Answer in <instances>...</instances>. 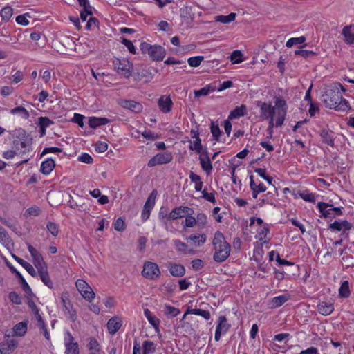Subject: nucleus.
Wrapping results in <instances>:
<instances>
[{"label":"nucleus","instance_id":"obj_38","mask_svg":"<svg viewBox=\"0 0 354 354\" xmlns=\"http://www.w3.org/2000/svg\"><path fill=\"white\" fill-rule=\"evenodd\" d=\"M187 313L201 316L204 317L206 320H209L211 317V315L209 310H205L200 308L187 309Z\"/></svg>","mask_w":354,"mask_h":354},{"label":"nucleus","instance_id":"obj_44","mask_svg":"<svg viewBox=\"0 0 354 354\" xmlns=\"http://www.w3.org/2000/svg\"><path fill=\"white\" fill-rule=\"evenodd\" d=\"M305 41L306 37L304 36H301L299 37H292L286 41V46L288 48H291L295 44H301Z\"/></svg>","mask_w":354,"mask_h":354},{"label":"nucleus","instance_id":"obj_2","mask_svg":"<svg viewBox=\"0 0 354 354\" xmlns=\"http://www.w3.org/2000/svg\"><path fill=\"white\" fill-rule=\"evenodd\" d=\"M257 106L260 108L261 116L264 119L276 117L275 125L277 127L283 124L287 113V105L286 100L282 97H274V106L270 103L257 102Z\"/></svg>","mask_w":354,"mask_h":354},{"label":"nucleus","instance_id":"obj_7","mask_svg":"<svg viewBox=\"0 0 354 354\" xmlns=\"http://www.w3.org/2000/svg\"><path fill=\"white\" fill-rule=\"evenodd\" d=\"M76 287L82 296L88 301H91L95 297V293L91 287L82 279H78L76 281Z\"/></svg>","mask_w":354,"mask_h":354},{"label":"nucleus","instance_id":"obj_31","mask_svg":"<svg viewBox=\"0 0 354 354\" xmlns=\"http://www.w3.org/2000/svg\"><path fill=\"white\" fill-rule=\"evenodd\" d=\"M212 244L214 248L229 244L225 240L223 234L221 231H216L214 234Z\"/></svg>","mask_w":354,"mask_h":354},{"label":"nucleus","instance_id":"obj_61","mask_svg":"<svg viewBox=\"0 0 354 354\" xmlns=\"http://www.w3.org/2000/svg\"><path fill=\"white\" fill-rule=\"evenodd\" d=\"M9 299L10 301L15 304L19 305L21 303V297L15 292H11L9 294Z\"/></svg>","mask_w":354,"mask_h":354},{"label":"nucleus","instance_id":"obj_15","mask_svg":"<svg viewBox=\"0 0 354 354\" xmlns=\"http://www.w3.org/2000/svg\"><path fill=\"white\" fill-rule=\"evenodd\" d=\"M158 105L162 113H168L171 110L173 102L169 96L161 95L158 100Z\"/></svg>","mask_w":354,"mask_h":354},{"label":"nucleus","instance_id":"obj_21","mask_svg":"<svg viewBox=\"0 0 354 354\" xmlns=\"http://www.w3.org/2000/svg\"><path fill=\"white\" fill-rule=\"evenodd\" d=\"M187 241H191L195 247L203 245L206 241V236L204 234H190L185 238Z\"/></svg>","mask_w":354,"mask_h":354},{"label":"nucleus","instance_id":"obj_3","mask_svg":"<svg viewBox=\"0 0 354 354\" xmlns=\"http://www.w3.org/2000/svg\"><path fill=\"white\" fill-rule=\"evenodd\" d=\"M115 68L119 75L129 78L132 75L133 64L127 59H117L114 62Z\"/></svg>","mask_w":354,"mask_h":354},{"label":"nucleus","instance_id":"obj_47","mask_svg":"<svg viewBox=\"0 0 354 354\" xmlns=\"http://www.w3.org/2000/svg\"><path fill=\"white\" fill-rule=\"evenodd\" d=\"M339 294L342 297H348L349 296L350 290L348 281H344L342 283L339 289Z\"/></svg>","mask_w":354,"mask_h":354},{"label":"nucleus","instance_id":"obj_34","mask_svg":"<svg viewBox=\"0 0 354 354\" xmlns=\"http://www.w3.org/2000/svg\"><path fill=\"white\" fill-rule=\"evenodd\" d=\"M27 332V324L25 322H19L13 327V333L16 336L22 337Z\"/></svg>","mask_w":354,"mask_h":354},{"label":"nucleus","instance_id":"obj_28","mask_svg":"<svg viewBox=\"0 0 354 354\" xmlns=\"http://www.w3.org/2000/svg\"><path fill=\"white\" fill-rule=\"evenodd\" d=\"M55 164L54 160L48 158L42 162L41 165V172L44 175H48L55 168Z\"/></svg>","mask_w":354,"mask_h":354},{"label":"nucleus","instance_id":"obj_50","mask_svg":"<svg viewBox=\"0 0 354 354\" xmlns=\"http://www.w3.org/2000/svg\"><path fill=\"white\" fill-rule=\"evenodd\" d=\"M88 348L90 352H100V346L97 340H95V339H90L89 342L88 344Z\"/></svg>","mask_w":354,"mask_h":354},{"label":"nucleus","instance_id":"obj_64","mask_svg":"<svg viewBox=\"0 0 354 354\" xmlns=\"http://www.w3.org/2000/svg\"><path fill=\"white\" fill-rule=\"evenodd\" d=\"M204 263L201 259H194L192 261V267L194 270H198L203 268Z\"/></svg>","mask_w":354,"mask_h":354},{"label":"nucleus","instance_id":"obj_10","mask_svg":"<svg viewBox=\"0 0 354 354\" xmlns=\"http://www.w3.org/2000/svg\"><path fill=\"white\" fill-rule=\"evenodd\" d=\"M157 192L153 190L150 195L148 196L147 201L142 212V218L143 221H146L150 216L151 211L155 205V200L156 198Z\"/></svg>","mask_w":354,"mask_h":354},{"label":"nucleus","instance_id":"obj_39","mask_svg":"<svg viewBox=\"0 0 354 354\" xmlns=\"http://www.w3.org/2000/svg\"><path fill=\"white\" fill-rule=\"evenodd\" d=\"M236 18V14L235 13H230L228 15H218L215 17V21L221 22L223 24H228L233 21H234Z\"/></svg>","mask_w":354,"mask_h":354},{"label":"nucleus","instance_id":"obj_6","mask_svg":"<svg viewBox=\"0 0 354 354\" xmlns=\"http://www.w3.org/2000/svg\"><path fill=\"white\" fill-rule=\"evenodd\" d=\"M193 214V209L186 206H179L173 209L169 214H165L163 218H167V221H171L185 217L187 214Z\"/></svg>","mask_w":354,"mask_h":354},{"label":"nucleus","instance_id":"obj_62","mask_svg":"<svg viewBox=\"0 0 354 354\" xmlns=\"http://www.w3.org/2000/svg\"><path fill=\"white\" fill-rule=\"evenodd\" d=\"M295 55H299L304 58H308L310 55H314L315 53L313 51L308 50H297L295 51Z\"/></svg>","mask_w":354,"mask_h":354},{"label":"nucleus","instance_id":"obj_20","mask_svg":"<svg viewBox=\"0 0 354 354\" xmlns=\"http://www.w3.org/2000/svg\"><path fill=\"white\" fill-rule=\"evenodd\" d=\"M333 135L334 133L333 131L326 129H322L319 133V136L322 139V142L331 147L334 146Z\"/></svg>","mask_w":354,"mask_h":354},{"label":"nucleus","instance_id":"obj_53","mask_svg":"<svg viewBox=\"0 0 354 354\" xmlns=\"http://www.w3.org/2000/svg\"><path fill=\"white\" fill-rule=\"evenodd\" d=\"M12 15V9L10 7H4L1 11V17L3 20L8 21Z\"/></svg>","mask_w":354,"mask_h":354},{"label":"nucleus","instance_id":"obj_63","mask_svg":"<svg viewBox=\"0 0 354 354\" xmlns=\"http://www.w3.org/2000/svg\"><path fill=\"white\" fill-rule=\"evenodd\" d=\"M0 241L6 244H8L11 241L8 232L3 227L0 230Z\"/></svg>","mask_w":354,"mask_h":354},{"label":"nucleus","instance_id":"obj_12","mask_svg":"<svg viewBox=\"0 0 354 354\" xmlns=\"http://www.w3.org/2000/svg\"><path fill=\"white\" fill-rule=\"evenodd\" d=\"M74 338L69 332L66 333L64 338V344L66 346V354H79V347L77 342H73Z\"/></svg>","mask_w":354,"mask_h":354},{"label":"nucleus","instance_id":"obj_40","mask_svg":"<svg viewBox=\"0 0 354 354\" xmlns=\"http://www.w3.org/2000/svg\"><path fill=\"white\" fill-rule=\"evenodd\" d=\"M144 354H151L155 352L156 346L153 342L145 340L142 344Z\"/></svg>","mask_w":354,"mask_h":354},{"label":"nucleus","instance_id":"obj_36","mask_svg":"<svg viewBox=\"0 0 354 354\" xmlns=\"http://www.w3.org/2000/svg\"><path fill=\"white\" fill-rule=\"evenodd\" d=\"M199 161L203 170L205 171L207 175L210 174L213 169L211 160H207L203 156H200Z\"/></svg>","mask_w":354,"mask_h":354},{"label":"nucleus","instance_id":"obj_49","mask_svg":"<svg viewBox=\"0 0 354 354\" xmlns=\"http://www.w3.org/2000/svg\"><path fill=\"white\" fill-rule=\"evenodd\" d=\"M242 53L239 50H234L230 55V60L232 64H239L243 62L242 59Z\"/></svg>","mask_w":354,"mask_h":354},{"label":"nucleus","instance_id":"obj_58","mask_svg":"<svg viewBox=\"0 0 354 354\" xmlns=\"http://www.w3.org/2000/svg\"><path fill=\"white\" fill-rule=\"evenodd\" d=\"M77 159L79 161L86 164H91L93 162V158L86 153H82L80 156H78Z\"/></svg>","mask_w":354,"mask_h":354},{"label":"nucleus","instance_id":"obj_26","mask_svg":"<svg viewBox=\"0 0 354 354\" xmlns=\"http://www.w3.org/2000/svg\"><path fill=\"white\" fill-rule=\"evenodd\" d=\"M121 106L123 108L128 109L134 112H140L141 111L142 108L141 104L134 100H122L121 102Z\"/></svg>","mask_w":354,"mask_h":354},{"label":"nucleus","instance_id":"obj_23","mask_svg":"<svg viewBox=\"0 0 354 354\" xmlns=\"http://www.w3.org/2000/svg\"><path fill=\"white\" fill-rule=\"evenodd\" d=\"M351 228V225L347 221H335L333 223H330L329 225V229L339 232L342 230H349Z\"/></svg>","mask_w":354,"mask_h":354},{"label":"nucleus","instance_id":"obj_13","mask_svg":"<svg viewBox=\"0 0 354 354\" xmlns=\"http://www.w3.org/2000/svg\"><path fill=\"white\" fill-rule=\"evenodd\" d=\"M230 325L227 323L225 316L221 315L218 317V325L216 326L214 339L219 341L222 334H225L229 330Z\"/></svg>","mask_w":354,"mask_h":354},{"label":"nucleus","instance_id":"obj_46","mask_svg":"<svg viewBox=\"0 0 354 354\" xmlns=\"http://www.w3.org/2000/svg\"><path fill=\"white\" fill-rule=\"evenodd\" d=\"M189 148L190 150L195 151L197 153H201L203 150L201 140L197 138L193 142H190Z\"/></svg>","mask_w":354,"mask_h":354},{"label":"nucleus","instance_id":"obj_19","mask_svg":"<svg viewBox=\"0 0 354 354\" xmlns=\"http://www.w3.org/2000/svg\"><path fill=\"white\" fill-rule=\"evenodd\" d=\"M342 34L344 37V41L347 44L354 43V25L346 26L343 28Z\"/></svg>","mask_w":354,"mask_h":354},{"label":"nucleus","instance_id":"obj_48","mask_svg":"<svg viewBox=\"0 0 354 354\" xmlns=\"http://www.w3.org/2000/svg\"><path fill=\"white\" fill-rule=\"evenodd\" d=\"M214 88H211L210 86H206L199 90L194 91V95L196 97H199L201 96H205L209 94L210 91H214Z\"/></svg>","mask_w":354,"mask_h":354},{"label":"nucleus","instance_id":"obj_51","mask_svg":"<svg viewBox=\"0 0 354 354\" xmlns=\"http://www.w3.org/2000/svg\"><path fill=\"white\" fill-rule=\"evenodd\" d=\"M53 124H54V122L47 117H40L38 119V125L39 126V127L46 129Z\"/></svg>","mask_w":354,"mask_h":354},{"label":"nucleus","instance_id":"obj_56","mask_svg":"<svg viewBox=\"0 0 354 354\" xmlns=\"http://www.w3.org/2000/svg\"><path fill=\"white\" fill-rule=\"evenodd\" d=\"M47 230L53 236H57L58 235L59 230L57 224L53 222H48L46 225Z\"/></svg>","mask_w":354,"mask_h":354},{"label":"nucleus","instance_id":"obj_59","mask_svg":"<svg viewBox=\"0 0 354 354\" xmlns=\"http://www.w3.org/2000/svg\"><path fill=\"white\" fill-rule=\"evenodd\" d=\"M108 149L107 143L99 141L95 145V149L98 153H103Z\"/></svg>","mask_w":354,"mask_h":354},{"label":"nucleus","instance_id":"obj_8","mask_svg":"<svg viewBox=\"0 0 354 354\" xmlns=\"http://www.w3.org/2000/svg\"><path fill=\"white\" fill-rule=\"evenodd\" d=\"M215 252L213 256L214 260L217 263L225 261L230 256L231 247L230 244L221 245V248H214Z\"/></svg>","mask_w":354,"mask_h":354},{"label":"nucleus","instance_id":"obj_33","mask_svg":"<svg viewBox=\"0 0 354 354\" xmlns=\"http://www.w3.org/2000/svg\"><path fill=\"white\" fill-rule=\"evenodd\" d=\"M38 274L42 282L48 288H52L53 284L50 279L47 268L38 270Z\"/></svg>","mask_w":354,"mask_h":354},{"label":"nucleus","instance_id":"obj_32","mask_svg":"<svg viewBox=\"0 0 354 354\" xmlns=\"http://www.w3.org/2000/svg\"><path fill=\"white\" fill-rule=\"evenodd\" d=\"M290 299V296L288 295H282L277 297H274L270 301L272 308H278L282 306Z\"/></svg>","mask_w":354,"mask_h":354},{"label":"nucleus","instance_id":"obj_9","mask_svg":"<svg viewBox=\"0 0 354 354\" xmlns=\"http://www.w3.org/2000/svg\"><path fill=\"white\" fill-rule=\"evenodd\" d=\"M28 250L30 253L31 257H32L34 266L36 267L37 270L47 268V266L44 261L43 257L39 252H38L30 244L28 245Z\"/></svg>","mask_w":354,"mask_h":354},{"label":"nucleus","instance_id":"obj_35","mask_svg":"<svg viewBox=\"0 0 354 354\" xmlns=\"http://www.w3.org/2000/svg\"><path fill=\"white\" fill-rule=\"evenodd\" d=\"M12 115H18L23 119H28L30 117V113L28 110L24 107L19 106L12 109L10 111Z\"/></svg>","mask_w":354,"mask_h":354},{"label":"nucleus","instance_id":"obj_30","mask_svg":"<svg viewBox=\"0 0 354 354\" xmlns=\"http://www.w3.org/2000/svg\"><path fill=\"white\" fill-rule=\"evenodd\" d=\"M109 122V120L106 118L91 117L88 119V124L92 129H96L98 127L105 125Z\"/></svg>","mask_w":354,"mask_h":354},{"label":"nucleus","instance_id":"obj_5","mask_svg":"<svg viewBox=\"0 0 354 354\" xmlns=\"http://www.w3.org/2000/svg\"><path fill=\"white\" fill-rule=\"evenodd\" d=\"M173 159V156L170 151H164L157 153L152 157L148 162L147 165L153 167L158 165L167 164Z\"/></svg>","mask_w":354,"mask_h":354},{"label":"nucleus","instance_id":"obj_41","mask_svg":"<svg viewBox=\"0 0 354 354\" xmlns=\"http://www.w3.org/2000/svg\"><path fill=\"white\" fill-rule=\"evenodd\" d=\"M210 130L212 136L215 138L216 141H218L219 136L221 134V131L220 130L218 122L212 121L211 122Z\"/></svg>","mask_w":354,"mask_h":354},{"label":"nucleus","instance_id":"obj_57","mask_svg":"<svg viewBox=\"0 0 354 354\" xmlns=\"http://www.w3.org/2000/svg\"><path fill=\"white\" fill-rule=\"evenodd\" d=\"M35 315L36 320L37 321L38 326H44V321L41 317V315L39 312V309L37 308L36 309L32 311Z\"/></svg>","mask_w":354,"mask_h":354},{"label":"nucleus","instance_id":"obj_11","mask_svg":"<svg viewBox=\"0 0 354 354\" xmlns=\"http://www.w3.org/2000/svg\"><path fill=\"white\" fill-rule=\"evenodd\" d=\"M62 301L63 304V313L66 318L72 322L76 319V311L73 307L71 301L65 296H62Z\"/></svg>","mask_w":354,"mask_h":354},{"label":"nucleus","instance_id":"obj_55","mask_svg":"<svg viewBox=\"0 0 354 354\" xmlns=\"http://www.w3.org/2000/svg\"><path fill=\"white\" fill-rule=\"evenodd\" d=\"M184 223L185 227H193L196 224V220L192 214H187Z\"/></svg>","mask_w":354,"mask_h":354},{"label":"nucleus","instance_id":"obj_1","mask_svg":"<svg viewBox=\"0 0 354 354\" xmlns=\"http://www.w3.org/2000/svg\"><path fill=\"white\" fill-rule=\"evenodd\" d=\"M345 89L340 84L328 86L322 95V100L326 107L337 111H347L351 109L348 100L342 97Z\"/></svg>","mask_w":354,"mask_h":354},{"label":"nucleus","instance_id":"obj_45","mask_svg":"<svg viewBox=\"0 0 354 354\" xmlns=\"http://www.w3.org/2000/svg\"><path fill=\"white\" fill-rule=\"evenodd\" d=\"M299 196L307 202L315 203V194L310 193L308 191L305 190L299 193Z\"/></svg>","mask_w":354,"mask_h":354},{"label":"nucleus","instance_id":"obj_16","mask_svg":"<svg viewBox=\"0 0 354 354\" xmlns=\"http://www.w3.org/2000/svg\"><path fill=\"white\" fill-rule=\"evenodd\" d=\"M165 54L163 47L160 45H153L151 48L149 55L154 61H161L164 59Z\"/></svg>","mask_w":354,"mask_h":354},{"label":"nucleus","instance_id":"obj_60","mask_svg":"<svg viewBox=\"0 0 354 354\" xmlns=\"http://www.w3.org/2000/svg\"><path fill=\"white\" fill-rule=\"evenodd\" d=\"M266 186L261 183H259V185H257V187L255 189V190H254V192H252V197L254 198H257L258 194L260 193V192H264L266 191Z\"/></svg>","mask_w":354,"mask_h":354},{"label":"nucleus","instance_id":"obj_43","mask_svg":"<svg viewBox=\"0 0 354 354\" xmlns=\"http://www.w3.org/2000/svg\"><path fill=\"white\" fill-rule=\"evenodd\" d=\"M164 312L168 318L176 317L180 313L179 309L171 306H165Z\"/></svg>","mask_w":354,"mask_h":354},{"label":"nucleus","instance_id":"obj_4","mask_svg":"<svg viewBox=\"0 0 354 354\" xmlns=\"http://www.w3.org/2000/svg\"><path fill=\"white\" fill-rule=\"evenodd\" d=\"M142 275L148 279H155L160 275L158 266L153 262L146 261L144 263Z\"/></svg>","mask_w":354,"mask_h":354},{"label":"nucleus","instance_id":"obj_42","mask_svg":"<svg viewBox=\"0 0 354 354\" xmlns=\"http://www.w3.org/2000/svg\"><path fill=\"white\" fill-rule=\"evenodd\" d=\"M144 314H145V316L146 317V318L147 319V320L149 321V322L153 326L158 327V326L159 324V320L158 319V318L156 316L152 315V313L148 308H146L144 310Z\"/></svg>","mask_w":354,"mask_h":354},{"label":"nucleus","instance_id":"obj_25","mask_svg":"<svg viewBox=\"0 0 354 354\" xmlns=\"http://www.w3.org/2000/svg\"><path fill=\"white\" fill-rule=\"evenodd\" d=\"M12 257L14 259L18 262L31 276L35 277L37 275V272L33 268V266L29 263L28 262L24 261L21 258L12 254Z\"/></svg>","mask_w":354,"mask_h":354},{"label":"nucleus","instance_id":"obj_54","mask_svg":"<svg viewBox=\"0 0 354 354\" xmlns=\"http://www.w3.org/2000/svg\"><path fill=\"white\" fill-rule=\"evenodd\" d=\"M17 276L20 279V283L24 290L28 294H32L31 288H30L29 285L26 281L23 276L20 274V272H17Z\"/></svg>","mask_w":354,"mask_h":354},{"label":"nucleus","instance_id":"obj_37","mask_svg":"<svg viewBox=\"0 0 354 354\" xmlns=\"http://www.w3.org/2000/svg\"><path fill=\"white\" fill-rule=\"evenodd\" d=\"M173 243L175 249L179 252L192 253L193 252L192 250H188L187 245L180 240L174 239L173 240Z\"/></svg>","mask_w":354,"mask_h":354},{"label":"nucleus","instance_id":"obj_29","mask_svg":"<svg viewBox=\"0 0 354 354\" xmlns=\"http://www.w3.org/2000/svg\"><path fill=\"white\" fill-rule=\"evenodd\" d=\"M247 113V107L245 105L242 104L240 106H236L234 110H232L230 115L229 119H237L240 117H243Z\"/></svg>","mask_w":354,"mask_h":354},{"label":"nucleus","instance_id":"obj_18","mask_svg":"<svg viewBox=\"0 0 354 354\" xmlns=\"http://www.w3.org/2000/svg\"><path fill=\"white\" fill-rule=\"evenodd\" d=\"M106 326L110 334L114 335L120 328L122 326V321L119 317H113L108 321Z\"/></svg>","mask_w":354,"mask_h":354},{"label":"nucleus","instance_id":"obj_24","mask_svg":"<svg viewBox=\"0 0 354 354\" xmlns=\"http://www.w3.org/2000/svg\"><path fill=\"white\" fill-rule=\"evenodd\" d=\"M136 80H141L142 78H146V82L150 81L153 78V74L150 68L146 66L142 68L140 71H138L134 74Z\"/></svg>","mask_w":354,"mask_h":354},{"label":"nucleus","instance_id":"obj_52","mask_svg":"<svg viewBox=\"0 0 354 354\" xmlns=\"http://www.w3.org/2000/svg\"><path fill=\"white\" fill-rule=\"evenodd\" d=\"M203 59V56L192 57L188 59L187 62L190 66L197 67L201 64Z\"/></svg>","mask_w":354,"mask_h":354},{"label":"nucleus","instance_id":"obj_22","mask_svg":"<svg viewBox=\"0 0 354 354\" xmlns=\"http://www.w3.org/2000/svg\"><path fill=\"white\" fill-rule=\"evenodd\" d=\"M317 207L324 217L326 218L333 216V211L331 210L333 208L332 205L323 202H319L317 203Z\"/></svg>","mask_w":354,"mask_h":354},{"label":"nucleus","instance_id":"obj_17","mask_svg":"<svg viewBox=\"0 0 354 354\" xmlns=\"http://www.w3.org/2000/svg\"><path fill=\"white\" fill-rule=\"evenodd\" d=\"M167 267L170 274L174 277H180L185 274V268L183 265L169 262Z\"/></svg>","mask_w":354,"mask_h":354},{"label":"nucleus","instance_id":"obj_27","mask_svg":"<svg viewBox=\"0 0 354 354\" xmlns=\"http://www.w3.org/2000/svg\"><path fill=\"white\" fill-rule=\"evenodd\" d=\"M317 310L322 315H329L334 310L333 304L330 303H326L324 301L320 302L317 305Z\"/></svg>","mask_w":354,"mask_h":354},{"label":"nucleus","instance_id":"obj_14","mask_svg":"<svg viewBox=\"0 0 354 354\" xmlns=\"http://www.w3.org/2000/svg\"><path fill=\"white\" fill-rule=\"evenodd\" d=\"M17 345L18 342L14 339H7L0 342V354H10Z\"/></svg>","mask_w":354,"mask_h":354}]
</instances>
